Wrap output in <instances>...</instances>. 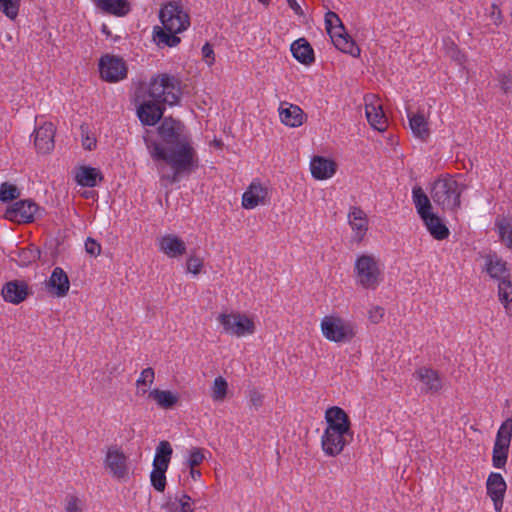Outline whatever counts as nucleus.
Wrapping results in <instances>:
<instances>
[{"label": "nucleus", "instance_id": "61", "mask_svg": "<svg viewBox=\"0 0 512 512\" xmlns=\"http://www.w3.org/2000/svg\"><path fill=\"white\" fill-rule=\"evenodd\" d=\"M190 476L192 479L198 480L201 477V472L195 469V467H190Z\"/></svg>", "mask_w": 512, "mask_h": 512}, {"label": "nucleus", "instance_id": "10", "mask_svg": "<svg viewBox=\"0 0 512 512\" xmlns=\"http://www.w3.org/2000/svg\"><path fill=\"white\" fill-rule=\"evenodd\" d=\"M101 78L107 82H117L127 76V67L123 59L105 55L99 61Z\"/></svg>", "mask_w": 512, "mask_h": 512}, {"label": "nucleus", "instance_id": "19", "mask_svg": "<svg viewBox=\"0 0 512 512\" xmlns=\"http://www.w3.org/2000/svg\"><path fill=\"white\" fill-rule=\"evenodd\" d=\"M349 224L355 231L353 239L361 242L368 230V219L366 213L360 207H352L349 214Z\"/></svg>", "mask_w": 512, "mask_h": 512}, {"label": "nucleus", "instance_id": "44", "mask_svg": "<svg viewBox=\"0 0 512 512\" xmlns=\"http://www.w3.org/2000/svg\"><path fill=\"white\" fill-rule=\"evenodd\" d=\"M466 189V185L458 182L457 180H452V175H450V196L454 195L453 206L460 207V196L461 193Z\"/></svg>", "mask_w": 512, "mask_h": 512}, {"label": "nucleus", "instance_id": "27", "mask_svg": "<svg viewBox=\"0 0 512 512\" xmlns=\"http://www.w3.org/2000/svg\"><path fill=\"white\" fill-rule=\"evenodd\" d=\"M96 6L104 12L115 15L125 16L130 11V4L127 0H94Z\"/></svg>", "mask_w": 512, "mask_h": 512}, {"label": "nucleus", "instance_id": "32", "mask_svg": "<svg viewBox=\"0 0 512 512\" xmlns=\"http://www.w3.org/2000/svg\"><path fill=\"white\" fill-rule=\"evenodd\" d=\"M149 397L153 398L157 404L164 409L172 408L179 400L178 395L168 390L153 389L149 393Z\"/></svg>", "mask_w": 512, "mask_h": 512}, {"label": "nucleus", "instance_id": "26", "mask_svg": "<svg viewBox=\"0 0 512 512\" xmlns=\"http://www.w3.org/2000/svg\"><path fill=\"white\" fill-rule=\"evenodd\" d=\"M342 34L332 35V42L334 46L343 53L350 54L353 57L360 55V48L356 45L351 36L346 32V29L341 30Z\"/></svg>", "mask_w": 512, "mask_h": 512}, {"label": "nucleus", "instance_id": "24", "mask_svg": "<svg viewBox=\"0 0 512 512\" xmlns=\"http://www.w3.org/2000/svg\"><path fill=\"white\" fill-rule=\"evenodd\" d=\"M485 270L491 278L499 282L509 279V270L506 267V262L495 255H488L486 257Z\"/></svg>", "mask_w": 512, "mask_h": 512}, {"label": "nucleus", "instance_id": "58", "mask_svg": "<svg viewBox=\"0 0 512 512\" xmlns=\"http://www.w3.org/2000/svg\"><path fill=\"white\" fill-rule=\"evenodd\" d=\"M178 505L179 502L177 497H175L174 499L169 498L167 502L163 505V509H165L167 512H180Z\"/></svg>", "mask_w": 512, "mask_h": 512}, {"label": "nucleus", "instance_id": "13", "mask_svg": "<svg viewBox=\"0 0 512 512\" xmlns=\"http://www.w3.org/2000/svg\"><path fill=\"white\" fill-rule=\"evenodd\" d=\"M507 484L500 473L492 472L486 481L487 495L491 498L496 512H502Z\"/></svg>", "mask_w": 512, "mask_h": 512}, {"label": "nucleus", "instance_id": "29", "mask_svg": "<svg viewBox=\"0 0 512 512\" xmlns=\"http://www.w3.org/2000/svg\"><path fill=\"white\" fill-rule=\"evenodd\" d=\"M414 376L423 383L427 392H437L441 387V381L432 369L420 368Z\"/></svg>", "mask_w": 512, "mask_h": 512}, {"label": "nucleus", "instance_id": "4", "mask_svg": "<svg viewBox=\"0 0 512 512\" xmlns=\"http://www.w3.org/2000/svg\"><path fill=\"white\" fill-rule=\"evenodd\" d=\"M320 328L324 337L335 343L350 342L356 335V326L339 316H325Z\"/></svg>", "mask_w": 512, "mask_h": 512}, {"label": "nucleus", "instance_id": "59", "mask_svg": "<svg viewBox=\"0 0 512 512\" xmlns=\"http://www.w3.org/2000/svg\"><path fill=\"white\" fill-rule=\"evenodd\" d=\"M491 8L492 11L490 13V17L496 25H499L502 22L501 10L496 4H493Z\"/></svg>", "mask_w": 512, "mask_h": 512}, {"label": "nucleus", "instance_id": "5", "mask_svg": "<svg viewBox=\"0 0 512 512\" xmlns=\"http://www.w3.org/2000/svg\"><path fill=\"white\" fill-rule=\"evenodd\" d=\"M357 282L366 289H375L380 282L381 270L378 260L372 256L363 254L355 261Z\"/></svg>", "mask_w": 512, "mask_h": 512}, {"label": "nucleus", "instance_id": "8", "mask_svg": "<svg viewBox=\"0 0 512 512\" xmlns=\"http://www.w3.org/2000/svg\"><path fill=\"white\" fill-rule=\"evenodd\" d=\"M352 440V430L326 428L321 438V445L326 455L337 456Z\"/></svg>", "mask_w": 512, "mask_h": 512}, {"label": "nucleus", "instance_id": "17", "mask_svg": "<svg viewBox=\"0 0 512 512\" xmlns=\"http://www.w3.org/2000/svg\"><path fill=\"white\" fill-rule=\"evenodd\" d=\"M279 116L281 122L290 127H299L306 119V114L299 106L289 104L287 102L281 103L279 107Z\"/></svg>", "mask_w": 512, "mask_h": 512}, {"label": "nucleus", "instance_id": "55", "mask_svg": "<svg viewBox=\"0 0 512 512\" xmlns=\"http://www.w3.org/2000/svg\"><path fill=\"white\" fill-rule=\"evenodd\" d=\"M202 56H203V59L209 65L213 64V62L215 60L214 50H213V47L209 43L204 44V46L202 47Z\"/></svg>", "mask_w": 512, "mask_h": 512}, {"label": "nucleus", "instance_id": "23", "mask_svg": "<svg viewBox=\"0 0 512 512\" xmlns=\"http://www.w3.org/2000/svg\"><path fill=\"white\" fill-rule=\"evenodd\" d=\"M290 50L293 57L304 65H310L315 61L314 50L305 38L295 40Z\"/></svg>", "mask_w": 512, "mask_h": 512}, {"label": "nucleus", "instance_id": "28", "mask_svg": "<svg viewBox=\"0 0 512 512\" xmlns=\"http://www.w3.org/2000/svg\"><path fill=\"white\" fill-rule=\"evenodd\" d=\"M103 176L97 168L82 166L76 173L75 180L82 187H95Z\"/></svg>", "mask_w": 512, "mask_h": 512}, {"label": "nucleus", "instance_id": "25", "mask_svg": "<svg viewBox=\"0 0 512 512\" xmlns=\"http://www.w3.org/2000/svg\"><path fill=\"white\" fill-rule=\"evenodd\" d=\"M366 118L369 124L376 130L383 132L386 130L388 120L383 112L380 104H366L365 105Z\"/></svg>", "mask_w": 512, "mask_h": 512}, {"label": "nucleus", "instance_id": "33", "mask_svg": "<svg viewBox=\"0 0 512 512\" xmlns=\"http://www.w3.org/2000/svg\"><path fill=\"white\" fill-rule=\"evenodd\" d=\"M408 118L409 126L414 136L421 140H425L429 136V130L424 116L421 114L409 113Z\"/></svg>", "mask_w": 512, "mask_h": 512}, {"label": "nucleus", "instance_id": "16", "mask_svg": "<svg viewBox=\"0 0 512 512\" xmlns=\"http://www.w3.org/2000/svg\"><path fill=\"white\" fill-rule=\"evenodd\" d=\"M1 294L6 302L19 304L27 298L29 287L23 281L13 280L3 286Z\"/></svg>", "mask_w": 512, "mask_h": 512}, {"label": "nucleus", "instance_id": "52", "mask_svg": "<svg viewBox=\"0 0 512 512\" xmlns=\"http://www.w3.org/2000/svg\"><path fill=\"white\" fill-rule=\"evenodd\" d=\"M499 83H500V88L504 93H506V94L512 93V76L511 75H506V74L500 75Z\"/></svg>", "mask_w": 512, "mask_h": 512}, {"label": "nucleus", "instance_id": "51", "mask_svg": "<svg viewBox=\"0 0 512 512\" xmlns=\"http://www.w3.org/2000/svg\"><path fill=\"white\" fill-rule=\"evenodd\" d=\"M178 502L180 512H194L191 504L192 499L189 495L183 494L180 498H178Z\"/></svg>", "mask_w": 512, "mask_h": 512}, {"label": "nucleus", "instance_id": "21", "mask_svg": "<svg viewBox=\"0 0 512 512\" xmlns=\"http://www.w3.org/2000/svg\"><path fill=\"white\" fill-rule=\"evenodd\" d=\"M267 189L260 183L252 182L242 196V205L245 209H253L265 203Z\"/></svg>", "mask_w": 512, "mask_h": 512}, {"label": "nucleus", "instance_id": "6", "mask_svg": "<svg viewBox=\"0 0 512 512\" xmlns=\"http://www.w3.org/2000/svg\"><path fill=\"white\" fill-rule=\"evenodd\" d=\"M159 18L163 25L162 29L168 32L181 33L190 25L189 16L182 9V5L178 2H169L164 5L160 12Z\"/></svg>", "mask_w": 512, "mask_h": 512}, {"label": "nucleus", "instance_id": "50", "mask_svg": "<svg viewBox=\"0 0 512 512\" xmlns=\"http://www.w3.org/2000/svg\"><path fill=\"white\" fill-rule=\"evenodd\" d=\"M85 251L89 255L96 257L101 253V245L93 238L88 237L85 241Z\"/></svg>", "mask_w": 512, "mask_h": 512}, {"label": "nucleus", "instance_id": "3", "mask_svg": "<svg viewBox=\"0 0 512 512\" xmlns=\"http://www.w3.org/2000/svg\"><path fill=\"white\" fill-rule=\"evenodd\" d=\"M412 200L416 211L423 221L430 235L436 240H443L448 237V227L442 219L432 211L430 199L420 186L412 189Z\"/></svg>", "mask_w": 512, "mask_h": 512}, {"label": "nucleus", "instance_id": "56", "mask_svg": "<svg viewBox=\"0 0 512 512\" xmlns=\"http://www.w3.org/2000/svg\"><path fill=\"white\" fill-rule=\"evenodd\" d=\"M449 51H450V58H454V60L457 62L458 66L461 69L462 65H463V62L465 60V56L462 55L458 51L457 47L454 44H451V43H450Z\"/></svg>", "mask_w": 512, "mask_h": 512}, {"label": "nucleus", "instance_id": "63", "mask_svg": "<svg viewBox=\"0 0 512 512\" xmlns=\"http://www.w3.org/2000/svg\"><path fill=\"white\" fill-rule=\"evenodd\" d=\"M258 1L261 2L264 5L268 4V2H269V0H258Z\"/></svg>", "mask_w": 512, "mask_h": 512}, {"label": "nucleus", "instance_id": "20", "mask_svg": "<svg viewBox=\"0 0 512 512\" xmlns=\"http://www.w3.org/2000/svg\"><path fill=\"white\" fill-rule=\"evenodd\" d=\"M310 170L312 176L317 180H324L332 177L336 172V163L323 156H315L311 160Z\"/></svg>", "mask_w": 512, "mask_h": 512}, {"label": "nucleus", "instance_id": "43", "mask_svg": "<svg viewBox=\"0 0 512 512\" xmlns=\"http://www.w3.org/2000/svg\"><path fill=\"white\" fill-rule=\"evenodd\" d=\"M325 25L327 33H332V29L343 30L345 28L339 16L333 11H328L325 14Z\"/></svg>", "mask_w": 512, "mask_h": 512}, {"label": "nucleus", "instance_id": "9", "mask_svg": "<svg viewBox=\"0 0 512 512\" xmlns=\"http://www.w3.org/2000/svg\"><path fill=\"white\" fill-rule=\"evenodd\" d=\"M219 323L223 326L225 333L241 337L253 334L255 331L254 322L244 314H220Z\"/></svg>", "mask_w": 512, "mask_h": 512}, {"label": "nucleus", "instance_id": "42", "mask_svg": "<svg viewBox=\"0 0 512 512\" xmlns=\"http://www.w3.org/2000/svg\"><path fill=\"white\" fill-rule=\"evenodd\" d=\"M20 0H0V11L11 20L18 16Z\"/></svg>", "mask_w": 512, "mask_h": 512}, {"label": "nucleus", "instance_id": "1", "mask_svg": "<svg viewBox=\"0 0 512 512\" xmlns=\"http://www.w3.org/2000/svg\"><path fill=\"white\" fill-rule=\"evenodd\" d=\"M160 142L144 137V142L153 161H163L172 169V174L162 179L170 184L189 176L199 167V159L192 138L185 124L173 117H164L157 128Z\"/></svg>", "mask_w": 512, "mask_h": 512}, {"label": "nucleus", "instance_id": "39", "mask_svg": "<svg viewBox=\"0 0 512 512\" xmlns=\"http://www.w3.org/2000/svg\"><path fill=\"white\" fill-rule=\"evenodd\" d=\"M512 439V418H507L499 427L495 442L510 446Z\"/></svg>", "mask_w": 512, "mask_h": 512}, {"label": "nucleus", "instance_id": "62", "mask_svg": "<svg viewBox=\"0 0 512 512\" xmlns=\"http://www.w3.org/2000/svg\"><path fill=\"white\" fill-rule=\"evenodd\" d=\"M330 38L332 39V35L334 34H342L341 33V30H338V29H332V33H328Z\"/></svg>", "mask_w": 512, "mask_h": 512}, {"label": "nucleus", "instance_id": "60", "mask_svg": "<svg viewBox=\"0 0 512 512\" xmlns=\"http://www.w3.org/2000/svg\"><path fill=\"white\" fill-rule=\"evenodd\" d=\"M287 4L296 15L304 16V11L296 0H287Z\"/></svg>", "mask_w": 512, "mask_h": 512}, {"label": "nucleus", "instance_id": "48", "mask_svg": "<svg viewBox=\"0 0 512 512\" xmlns=\"http://www.w3.org/2000/svg\"><path fill=\"white\" fill-rule=\"evenodd\" d=\"M187 271L197 275L200 273L202 267H203V261L201 258L196 256H190L187 260Z\"/></svg>", "mask_w": 512, "mask_h": 512}, {"label": "nucleus", "instance_id": "2", "mask_svg": "<svg viewBox=\"0 0 512 512\" xmlns=\"http://www.w3.org/2000/svg\"><path fill=\"white\" fill-rule=\"evenodd\" d=\"M137 89H142L146 99L148 97L150 100L168 105L177 104L181 97L178 79L166 73L152 77L148 87L145 84H141Z\"/></svg>", "mask_w": 512, "mask_h": 512}, {"label": "nucleus", "instance_id": "53", "mask_svg": "<svg viewBox=\"0 0 512 512\" xmlns=\"http://www.w3.org/2000/svg\"><path fill=\"white\" fill-rule=\"evenodd\" d=\"M41 252L38 248L24 249L21 256L24 257L28 262H34L40 258Z\"/></svg>", "mask_w": 512, "mask_h": 512}, {"label": "nucleus", "instance_id": "37", "mask_svg": "<svg viewBox=\"0 0 512 512\" xmlns=\"http://www.w3.org/2000/svg\"><path fill=\"white\" fill-rule=\"evenodd\" d=\"M167 469L153 467L150 473V482L153 488L158 492H164L166 488Z\"/></svg>", "mask_w": 512, "mask_h": 512}, {"label": "nucleus", "instance_id": "41", "mask_svg": "<svg viewBox=\"0 0 512 512\" xmlns=\"http://www.w3.org/2000/svg\"><path fill=\"white\" fill-rule=\"evenodd\" d=\"M499 231L500 238L505 242L508 248H512V225L506 219L503 218L496 223Z\"/></svg>", "mask_w": 512, "mask_h": 512}, {"label": "nucleus", "instance_id": "47", "mask_svg": "<svg viewBox=\"0 0 512 512\" xmlns=\"http://www.w3.org/2000/svg\"><path fill=\"white\" fill-rule=\"evenodd\" d=\"M204 454H203V450L200 449V448H193L191 451H190V455H189V458H188V466L189 467H196L198 465H200L203 460H204Z\"/></svg>", "mask_w": 512, "mask_h": 512}, {"label": "nucleus", "instance_id": "38", "mask_svg": "<svg viewBox=\"0 0 512 512\" xmlns=\"http://www.w3.org/2000/svg\"><path fill=\"white\" fill-rule=\"evenodd\" d=\"M227 390V381L222 376H218L215 378L211 388V398L216 402L223 401L227 395Z\"/></svg>", "mask_w": 512, "mask_h": 512}, {"label": "nucleus", "instance_id": "11", "mask_svg": "<svg viewBox=\"0 0 512 512\" xmlns=\"http://www.w3.org/2000/svg\"><path fill=\"white\" fill-rule=\"evenodd\" d=\"M38 210L39 206L33 200H19L6 209L4 216L12 222L30 223L34 221V216Z\"/></svg>", "mask_w": 512, "mask_h": 512}, {"label": "nucleus", "instance_id": "35", "mask_svg": "<svg viewBox=\"0 0 512 512\" xmlns=\"http://www.w3.org/2000/svg\"><path fill=\"white\" fill-rule=\"evenodd\" d=\"M509 448L510 446H507V444L494 442L492 451V464L495 468H505L508 460Z\"/></svg>", "mask_w": 512, "mask_h": 512}, {"label": "nucleus", "instance_id": "12", "mask_svg": "<svg viewBox=\"0 0 512 512\" xmlns=\"http://www.w3.org/2000/svg\"><path fill=\"white\" fill-rule=\"evenodd\" d=\"M105 468L110 471L113 477L122 480L128 477L127 457L116 445L107 449L104 459Z\"/></svg>", "mask_w": 512, "mask_h": 512}, {"label": "nucleus", "instance_id": "18", "mask_svg": "<svg viewBox=\"0 0 512 512\" xmlns=\"http://www.w3.org/2000/svg\"><path fill=\"white\" fill-rule=\"evenodd\" d=\"M159 249L170 258H178L186 253L184 241L174 234H166L159 239Z\"/></svg>", "mask_w": 512, "mask_h": 512}, {"label": "nucleus", "instance_id": "7", "mask_svg": "<svg viewBox=\"0 0 512 512\" xmlns=\"http://www.w3.org/2000/svg\"><path fill=\"white\" fill-rule=\"evenodd\" d=\"M142 92V89H136L135 91L137 116L143 125L154 126L163 117L165 103L146 99L145 93Z\"/></svg>", "mask_w": 512, "mask_h": 512}, {"label": "nucleus", "instance_id": "31", "mask_svg": "<svg viewBox=\"0 0 512 512\" xmlns=\"http://www.w3.org/2000/svg\"><path fill=\"white\" fill-rule=\"evenodd\" d=\"M448 174L436 180L431 188L430 194L434 201L439 206L445 207L448 202Z\"/></svg>", "mask_w": 512, "mask_h": 512}, {"label": "nucleus", "instance_id": "30", "mask_svg": "<svg viewBox=\"0 0 512 512\" xmlns=\"http://www.w3.org/2000/svg\"><path fill=\"white\" fill-rule=\"evenodd\" d=\"M172 453L173 449L171 447V444L166 440L160 441L158 446L156 447V453L153 459L152 466L157 468L168 469Z\"/></svg>", "mask_w": 512, "mask_h": 512}, {"label": "nucleus", "instance_id": "49", "mask_svg": "<svg viewBox=\"0 0 512 512\" xmlns=\"http://www.w3.org/2000/svg\"><path fill=\"white\" fill-rule=\"evenodd\" d=\"M154 381V370L151 367L145 368L137 380V386L151 385Z\"/></svg>", "mask_w": 512, "mask_h": 512}, {"label": "nucleus", "instance_id": "22", "mask_svg": "<svg viewBox=\"0 0 512 512\" xmlns=\"http://www.w3.org/2000/svg\"><path fill=\"white\" fill-rule=\"evenodd\" d=\"M325 420L326 428L351 430V421L348 414L340 407L333 406L326 410Z\"/></svg>", "mask_w": 512, "mask_h": 512}, {"label": "nucleus", "instance_id": "40", "mask_svg": "<svg viewBox=\"0 0 512 512\" xmlns=\"http://www.w3.org/2000/svg\"><path fill=\"white\" fill-rule=\"evenodd\" d=\"M20 196V190L14 184L3 182L0 186V201L3 203L16 200Z\"/></svg>", "mask_w": 512, "mask_h": 512}, {"label": "nucleus", "instance_id": "15", "mask_svg": "<svg viewBox=\"0 0 512 512\" xmlns=\"http://www.w3.org/2000/svg\"><path fill=\"white\" fill-rule=\"evenodd\" d=\"M69 288L70 281L66 272L60 267H55L47 282L48 292L56 297H64L67 295Z\"/></svg>", "mask_w": 512, "mask_h": 512}, {"label": "nucleus", "instance_id": "64", "mask_svg": "<svg viewBox=\"0 0 512 512\" xmlns=\"http://www.w3.org/2000/svg\"><path fill=\"white\" fill-rule=\"evenodd\" d=\"M214 142H215V144H216L217 146H221V145H222V142H221V141L215 140Z\"/></svg>", "mask_w": 512, "mask_h": 512}, {"label": "nucleus", "instance_id": "36", "mask_svg": "<svg viewBox=\"0 0 512 512\" xmlns=\"http://www.w3.org/2000/svg\"><path fill=\"white\" fill-rule=\"evenodd\" d=\"M178 33L168 32L159 26L154 27L153 38L158 44L163 43L168 47H175L180 43Z\"/></svg>", "mask_w": 512, "mask_h": 512}, {"label": "nucleus", "instance_id": "54", "mask_svg": "<svg viewBox=\"0 0 512 512\" xmlns=\"http://www.w3.org/2000/svg\"><path fill=\"white\" fill-rule=\"evenodd\" d=\"M384 316V308L375 306L369 310V319L373 323H379Z\"/></svg>", "mask_w": 512, "mask_h": 512}, {"label": "nucleus", "instance_id": "46", "mask_svg": "<svg viewBox=\"0 0 512 512\" xmlns=\"http://www.w3.org/2000/svg\"><path fill=\"white\" fill-rule=\"evenodd\" d=\"M66 512H83L82 501L75 495H68L66 497Z\"/></svg>", "mask_w": 512, "mask_h": 512}, {"label": "nucleus", "instance_id": "34", "mask_svg": "<svg viewBox=\"0 0 512 512\" xmlns=\"http://www.w3.org/2000/svg\"><path fill=\"white\" fill-rule=\"evenodd\" d=\"M498 296L508 315L512 316V282L510 279L502 280L498 284Z\"/></svg>", "mask_w": 512, "mask_h": 512}, {"label": "nucleus", "instance_id": "57", "mask_svg": "<svg viewBox=\"0 0 512 512\" xmlns=\"http://www.w3.org/2000/svg\"><path fill=\"white\" fill-rule=\"evenodd\" d=\"M249 398H250V401L251 403L255 406V407H259L262 405V402H263V396L260 392H258L256 389H252L249 391Z\"/></svg>", "mask_w": 512, "mask_h": 512}, {"label": "nucleus", "instance_id": "14", "mask_svg": "<svg viewBox=\"0 0 512 512\" xmlns=\"http://www.w3.org/2000/svg\"><path fill=\"white\" fill-rule=\"evenodd\" d=\"M56 129L51 122H46L34 130V145L39 153H50L55 146Z\"/></svg>", "mask_w": 512, "mask_h": 512}, {"label": "nucleus", "instance_id": "45", "mask_svg": "<svg viewBox=\"0 0 512 512\" xmlns=\"http://www.w3.org/2000/svg\"><path fill=\"white\" fill-rule=\"evenodd\" d=\"M81 130V137H82V145L84 149L86 150H92L96 147V139L93 137H90L88 135L89 127L87 124H82L80 126Z\"/></svg>", "mask_w": 512, "mask_h": 512}]
</instances>
